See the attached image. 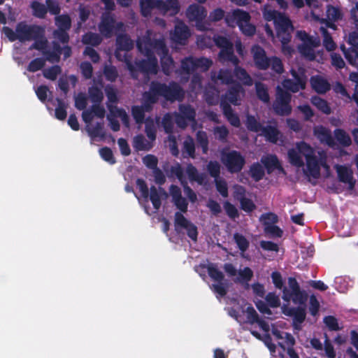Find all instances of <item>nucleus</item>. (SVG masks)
Instances as JSON below:
<instances>
[{"instance_id":"obj_14","label":"nucleus","mask_w":358,"mask_h":358,"mask_svg":"<svg viewBox=\"0 0 358 358\" xmlns=\"http://www.w3.org/2000/svg\"><path fill=\"white\" fill-rule=\"evenodd\" d=\"M124 24L122 22H119L115 24V17L110 13L102 14L99 30L105 38H110L113 34L114 30L120 31L122 30Z\"/></svg>"},{"instance_id":"obj_32","label":"nucleus","mask_w":358,"mask_h":358,"mask_svg":"<svg viewBox=\"0 0 358 358\" xmlns=\"http://www.w3.org/2000/svg\"><path fill=\"white\" fill-rule=\"evenodd\" d=\"M313 89L317 93H325L330 89L329 83L322 76H313L310 79Z\"/></svg>"},{"instance_id":"obj_60","label":"nucleus","mask_w":358,"mask_h":358,"mask_svg":"<svg viewBox=\"0 0 358 358\" xmlns=\"http://www.w3.org/2000/svg\"><path fill=\"white\" fill-rule=\"evenodd\" d=\"M264 343L270 351L271 358H285L284 355L282 352L276 353V346L271 342L269 337L266 336L264 339Z\"/></svg>"},{"instance_id":"obj_54","label":"nucleus","mask_w":358,"mask_h":358,"mask_svg":"<svg viewBox=\"0 0 358 358\" xmlns=\"http://www.w3.org/2000/svg\"><path fill=\"white\" fill-rule=\"evenodd\" d=\"M334 135L336 140L343 146H348L351 144V138L349 135L341 129H336Z\"/></svg>"},{"instance_id":"obj_46","label":"nucleus","mask_w":358,"mask_h":358,"mask_svg":"<svg viewBox=\"0 0 358 358\" xmlns=\"http://www.w3.org/2000/svg\"><path fill=\"white\" fill-rule=\"evenodd\" d=\"M196 138L198 145L201 148L203 154H206L208 150V138L207 134L203 131H198L196 134Z\"/></svg>"},{"instance_id":"obj_4","label":"nucleus","mask_w":358,"mask_h":358,"mask_svg":"<svg viewBox=\"0 0 358 358\" xmlns=\"http://www.w3.org/2000/svg\"><path fill=\"white\" fill-rule=\"evenodd\" d=\"M150 87L152 92L156 94L159 99L160 96L164 98L166 101L174 102L176 101H182L185 96V92L180 85L175 81H171L169 84L161 83L157 80H152Z\"/></svg>"},{"instance_id":"obj_6","label":"nucleus","mask_w":358,"mask_h":358,"mask_svg":"<svg viewBox=\"0 0 358 358\" xmlns=\"http://www.w3.org/2000/svg\"><path fill=\"white\" fill-rule=\"evenodd\" d=\"M296 36L301 41L298 47L301 55L308 60L317 59L320 52H317L316 55L315 48L320 46V39L317 37H310L305 31H301L297 32ZM317 61L320 62V59H317Z\"/></svg>"},{"instance_id":"obj_63","label":"nucleus","mask_w":358,"mask_h":358,"mask_svg":"<svg viewBox=\"0 0 358 358\" xmlns=\"http://www.w3.org/2000/svg\"><path fill=\"white\" fill-rule=\"evenodd\" d=\"M210 176L215 179L219 178L220 174V165L217 161H210L207 165Z\"/></svg>"},{"instance_id":"obj_29","label":"nucleus","mask_w":358,"mask_h":358,"mask_svg":"<svg viewBox=\"0 0 358 358\" xmlns=\"http://www.w3.org/2000/svg\"><path fill=\"white\" fill-rule=\"evenodd\" d=\"M167 196L166 192L162 188L157 189L155 186L152 185L150 189L149 196L150 201L155 210H159L162 206L161 196Z\"/></svg>"},{"instance_id":"obj_23","label":"nucleus","mask_w":358,"mask_h":358,"mask_svg":"<svg viewBox=\"0 0 358 358\" xmlns=\"http://www.w3.org/2000/svg\"><path fill=\"white\" fill-rule=\"evenodd\" d=\"M313 134L321 143L330 147L334 146V141L331 136V132L327 128L323 126H316L313 128Z\"/></svg>"},{"instance_id":"obj_39","label":"nucleus","mask_w":358,"mask_h":358,"mask_svg":"<svg viewBox=\"0 0 358 358\" xmlns=\"http://www.w3.org/2000/svg\"><path fill=\"white\" fill-rule=\"evenodd\" d=\"M57 29L69 30L71 27V19L67 14L58 15L55 17Z\"/></svg>"},{"instance_id":"obj_56","label":"nucleus","mask_w":358,"mask_h":358,"mask_svg":"<svg viewBox=\"0 0 358 358\" xmlns=\"http://www.w3.org/2000/svg\"><path fill=\"white\" fill-rule=\"evenodd\" d=\"M32 41H34V42L29 47V50H37L42 51V52L45 51L48 45V40L45 38L44 35L43 36L37 37Z\"/></svg>"},{"instance_id":"obj_31","label":"nucleus","mask_w":358,"mask_h":358,"mask_svg":"<svg viewBox=\"0 0 358 358\" xmlns=\"http://www.w3.org/2000/svg\"><path fill=\"white\" fill-rule=\"evenodd\" d=\"M180 8L178 0H166L165 1L161 0L160 1L159 10L164 13H169L171 16L178 14Z\"/></svg>"},{"instance_id":"obj_45","label":"nucleus","mask_w":358,"mask_h":358,"mask_svg":"<svg viewBox=\"0 0 358 358\" xmlns=\"http://www.w3.org/2000/svg\"><path fill=\"white\" fill-rule=\"evenodd\" d=\"M311 103L313 106H315L318 110L322 111L325 114H329L331 113L330 107L329 106L327 102L321 99L319 96H313L311 99Z\"/></svg>"},{"instance_id":"obj_53","label":"nucleus","mask_w":358,"mask_h":358,"mask_svg":"<svg viewBox=\"0 0 358 358\" xmlns=\"http://www.w3.org/2000/svg\"><path fill=\"white\" fill-rule=\"evenodd\" d=\"M250 172L251 177L256 181L261 180L264 176V169L259 163L253 164L250 167Z\"/></svg>"},{"instance_id":"obj_50","label":"nucleus","mask_w":358,"mask_h":358,"mask_svg":"<svg viewBox=\"0 0 358 358\" xmlns=\"http://www.w3.org/2000/svg\"><path fill=\"white\" fill-rule=\"evenodd\" d=\"M45 64V59L42 57H38L31 60L27 67L29 72L34 73L42 69Z\"/></svg>"},{"instance_id":"obj_20","label":"nucleus","mask_w":358,"mask_h":358,"mask_svg":"<svg viewBox=\"0 0 358 358\" xmlns=\"http://www.w3.org/2000/svg\"><path fill=\"white\" fill-rule=\"evenodd\" d=\"M223 268L227 275L233 278L235 283H240L246 287V267L238 271L232 264L226 263L224 264Z\"/></svg>"},{"instance_id":"obj_57","label":"nucleus","mask_w":358,"mask_h":358,"mask_svg":"<svg viewBox=\"0 0 358 358\" xmlns=\"http://www.w3.org/2000/svg\"><path fill=\"white\" fill-rule=\"evenodd\" d=\"M131 115L137 124L145 122V112L140 106H134L131 108Z\"/></svg>"},{"instance_id":"obj_47","label":"nucleus","mask_w":358,"mask_h":358,"mask_svg":"<svg viewBox=\"0 0 358 358\" xmlns=\"http://www.w3.org/2000/svg\"><path fill=\"white\" fill-rule=\"evenodd\" d=\"M62 73V68L59 65H54L43 71V76L48 80H55L57 76Z\"/></svg>"},{"instance_id":"obj_21","label":"nucleus","mask_w":358,"mask_h":358,"mask_svg":"<svg viewBox=\"0 0 358 358\" xmlns=\"http://www.w3.org/2000/svg\"><path fill=\"white\" fill-rule=\"evenodd\" d=\"M225 21L229 25H231L236 21L242 34L246 35V11L237 8L231 14L226 15Z\"/></svg>"},{"instance_id":"obj_5","label":"nucleus","mask_w":358,"mask_h":358,"mask_svg":"<svg viewBox=\"0 0 358 358\" xmlns=\"http://www.w3.org/2000/svg\"><path fill=\"white\" fill-rule=\"evenodd\" d=\"M136 47L140 52L155 55V52L159 57L169 53V49L163 39H152L149 36L138 38Z\"/></svg>"},{"instance_id":"obj_35","label":"nucleus","mask_w":358,"mask_h":358,"mask_svg":"<svg viewBox=\"0 0 358 358\" xmlns=\"http://www.w3.org/2000/svg\"><path fill=\"white\" fill-rule=\"evenodd\" d=\"M182 153L183 157H195V143L193 138L187 136L182 143Z\"/></svg>"},{"instance_id":"obj_37","label":"nucleus","mask_w":358,"mask_h":358,"mask_svg":"<svg viewBox=\"0 0 358 358\" xmlns=\"http://www.w3.org/2000/svg\"><path fill=\"white\" fill-rule=\"evenodd\" d=\"M160 62L162 72L165 75L169 76L173 72L174 68V61L172 57L169 53L162 55L160 57Z\"/></svg>"},{"instance_id":"obj_1","label":"nucleus","mask_w":358,"mask_h":358,"mask_svg":"<svg viewBox=\"0 0 358 358\" xmlns=\"http://www.w3.org/2000/svg\"><path fill=\"white\" fill-rule=\"evenodd\" d=\"M288 162L296 168H303L308 177L317 178L320 175L321 167L329 169L327 164V155L324 151H316L305 141L294 143L287 150Z\"/></svg>"},{"instance_id":"obj_40","label":"nucleus","mask_w":358,"mask_h":358,"mask_svg":"<svg viewBox=\"0 0 358 358\" xmlns=\"http://www.w3.org/2000/svg\"><path fill=\"white\" fill-rule=\"evenodd\" d=\"M145 132L146 136L151 142L155 141L157 129L153 119L150 117H147L145 121Z\"/></svg>"},{"instance_id":"obj_48","label":"nucleus","mask_w":358,"mask_h":358,"mask_svg":"<svg viewBox=\"0 0 358 358\" xmlns=\"http://www.w3.org/2000/svg\"><path fill=\"white\" fill-rule=\"evenodd\" d=\"M83 42L86 45L97 46L101 43V38L99 35L96 33L88 32L83 35Z\"/></svg>"},{"instance_id":"obj_10","label":"nucleus","mask_w":358,"mask_h":358,"mask_svg":"<svg viewBox=\"0 0 358 358\" xmlns=\"http://www.w3.org/2000/svg\"><path fill=\"white\" fill-rule=\"evenodd\" d=\"M290 72L293 77V80H285L282 83V87L292 92H297L300 90L305 89L307 77L305 74L304 69L299 67L298 70H296L294 66H292Z\"/></svg>"},{"instance_id":"obj_17","label":"nucleus","mask_w":358,"mask_h":358,"mask_svg":"<svg viewBox=\"0 0 358 358\" xmlns=\"http://www.w3.org/2000/svg\"><path fill=\"white\" fill-rule=\"evenodd\" d=\"M190 35L189 27L180 20L176 24L174 31L171 34V38L177 44L185 45Z\"/></svg>"},{"instance_id":"obj_2","label":"nucleus","mask_w":358,"mask_h":358,"mask_svg":"<svg viewBox=\"0 0 358 358\" xmlns=\"http://www.w3.org/2000/svg\"><path fill=\"white\" fill-rule=\"evenodd\" d=\"M264 17L267 21H273L277 36L282 43V51L286 55H291L294 49L288 45L291 38V33L293 27L290 20L283 14L272 10L269 7H265Z\"/></svg>"},{"instance_id":"obj_33","label":"nucleus","mask_w":358,"mask_h":358,"mask_svg":"<svg viewBox=\"0 0 358 358\" xmlns=\"http://www.w3.org/2000/svg\"><path fill=\"white\" fill-rule=\"evenodd\" d=\"M161 0H140L141 12L143 16L151 15L152 10L157 8L159 10Z\"/></svg>"},{"instance_id":"obj_38","label":"nucleus","mask_w":358,"mask_h":358,"mask_svg":"<svg viewBox=\"0 0 358 358\" xmlns=\"http://www.w3.org/2000/svg\"><path fill=\"white\" fill-rule=\"evenodd\" d=\"M186 173L190 181H195L199 185L203 183L205 179L204 176L199 173L198 170L192 164L190 163L187 164Z\"/></svg>"},{"instance_id":"obj_15","label":"nucleus","mask_w":358,"mask_h":358,"mask_svg":"<svg viewBox=\"0 0 358 358\" xmlns=\"http://www.w3.org/2000/svg\"><path fill=\"white\" fill-rule=\"evenodd\" d=\"M291 94L284 91L281 87L278 86L276 98L273 104L275 112L280 115H287L292 111V106L289 103Z\"/></svg>"},{"instance_id":"obj_26","label":"nucleus","mask_w":358,"mask_h":358,"mask_svg":"<svg viewBox=\"0 0 358 358\" xmlns=\"http://www.w3.org/2000/svg\"><path fill=\"white\" fill-rule=\"evenodd\" d=\"M243 90L242 86L239 83H234L223 95L221 98L222 100H225L229 104L238 105L239 103V94Z\"/></svg>"},{"instance_id":"obj_24","label":"nucleus","mask_w":358,"mask_h":358,"mask_svg":"<svg viewBox=\"0 0 358 358\" xmlns=\"http://www.w3.org/2000/svg\"><path fill=\"white\" fill-rule=\"evenodd\" d=\"M261 162L264 165L268 173L273 172L275 170H278L284 174L285 173L280 161L274 155H267L262 157L261 159Z\"/></svg>"},{"instance_id":"obj_7","label":"nucleus","mask_w":358,"mask_h":358,"mask_svg":"<svg viewBox=\"0 0 358 358\" xmlns=\"http://www.w3.org/2000/svg\"><path fill=\"white\" fill-rule=\"evenodd\" d=\"M248 129L259 133L260 135L264 136L267 141L271 143L282 142V136L275 126L262 127L254 117H248Z\"/></svg>"},{"instance_id":"obj_13","label":"nucleus","mask_w":358,"mask_h":358,"mask_svg":"<svg viewBox=\"0 0 358 358\" xmlns=\"http://www.w3.org/2000/svg\"><path fill=\"white\" fill-rule=\"evenodd\" d=\"M220 62L224 63L230 62L235 66L236 76L243 80V84L246 85V69L238 66L239 60L234 55V45L228 47L227 48L221 49L218 55Z\"/></svg>"},{"instance_id":"obj_3","label":"nucleus","mask_w":358,"mask_h":358,"mask_svg":"<svg viewBox=\"0 0 358 358\" xmlns=\"http://www.w3.org/2000/svg\"><path fill=\"white\" fill-rule=\"evenodd\" d=\"M2 31L10 42L18 40L22 43L31 41L37 37L43 36L45 33L42 27L36 24H28L24 21L18 22L15 31L8 27H3Z\"/></svg>"},{"instance_id":"obj_18","label":"nucleus","mask_w":358,"mask_h":358,"mask_svg":"<svg viewBox=\"0 0 358 358\" xmlns=\"http://www.w3.org/2000/svg\"><path fill=\"white\" fill-rule=\"evenodd\" d=\"M337 173L339 181L343 183L348 189H352L356 180L353 177V172L351 169L343 165L336 164L334 166Z\"/></svg>"},{"instance_id":"obj_49","label":"nucleus","mask_w":358,"mask_h":358,"mask_svg":"<svg viewBox=\"0 0 358 358\" xmlns=\"http://www.w3.org/2000/svg\"><path fill=\"white\" fill-rule=\"evenodd\" d=\"M57 107L55 108V113L57 119L64 120L67 116L66 105L61 99H57Z\"/></svg>"},{"instance_id":"obj_64","label":"nucleus","mask_w":358,"mask_h":358,"mask_svg":"<svg viewBox=\"0 0 358 358\" xmlns=\"http://www.w3.org/2000/svg\"><path fill=\"white\" fill-rule=\"evenodd\" d=\"M217 77L222 83L231 84L234 83V76L230 70L220 69Z\"/></svg>"},{"instance_id":"obj_30","label":"nucleus","mask_w":358,"mask_h":358,"mask_svg":"<svg viewBox=\"0 0 358 358\" xmlns=\"http://www.w3.org/2000/svg\"><path fill=\"white\" fill-rule=\"evenodd\" d=\"M159 99L156 94L152 92V89L150 87L149 90L143 94V102L140 107L143 108L145 113L150 112L153 108V105L157 103Z\"/></svg>"},{"instance_id":"obj_11","label":"nucleus","mask_w":358,"mask_h":358,"mask_svg":"<svg viewBox=\"0 0 358 358\" xmlns=\"http://www.w3.org/2000/svg\"><path fill=\"white\" fill-rule=\"evenodd\" d=\"M221 161L230 173L239 172L245 164L244 158L236 150L222 152Z\"/></svg>"},{"instance_id":"obj_25","label":"nucleus","mask_w":358,"mask_h":358,"mask_svg":"<svg viewBox=\"0 0 358 358\" xmlns=\"http://www.w3.org/2000/svg\"><path fill=\"white\" fill-rule=\"evenodd\" d=\"M222 113L229 122L234 127H238L241 124L238 116L234 113L231 105L225 100L220 101Z\"/></svg>"},{"instance_id":"obj_52","label":"nucleus","mask_w":358,"mask_h":358,"mask_svg":"<svg viewBox=\"0 0 358 358\" xmlns=\"http://www.w3.org/2000/svg\"><path fill=\"white\" fill-rule=\"evenodd\" d=\"M320 31L323 35V44L328 51H332L336 48V43L333 41L332 38L328 34L327 31L324 27H320Z\"/></svg>"},{"instance_id":"obj_51","label":"nucleus","mask_w":358,"mask_h":358,"mask_svg":"<svg viewBox=\"0 0 358 358\" xmlns=\"http://www.w3.org/2000/svg\"><path fill=\"white\" fill-rule=\"evenodd\" d=\"M195 68L196 70H201L202 71H206L212 66V60L206 57H194Z\"/></svg>"},{"instance_id":"obj_8","label":"nucleus","mask_w":358,"mask_h":358,"mask_svg":"<svg viewBox=\"0 0 358 358\" xmlns=\"http://www.w3.org/2000/svg\"><path fill=\"white\" fill-rule=\"evenodd\" d=\"M285 301H292L295 304H304L307 300V294L300 290L299 284L295 278H288V287H285L282 296Z\"/></svg>"},{"instance_id":"obj_61","label":"nucleus","mask_w":358,"mask_h":358,"mask_svg":"<svg viewBox=\"0 0 358 358\" xmlns=\"http://www.w3.org/2000/svg\"><path fill=\"white\" fill-rule=\"evenodd\" d=\"M170 171L172 175L177 177L181 185H184V183L187 182L184 176V171L180 164L177 163L175 166H172L170 169Z\"/></svg>"},{"instance_id":"obj_43","label":"nucleus","mask_w":358,"mask_h":358,"mask_svg":"<svg viewBox=\"0 0 358 358\" xmlns=\"http://www.w3.org/2000/svg\"><path fill=\"white\" fill-rule=\"evenodd\" d=\"M31 8L33 10V14L35 17L41 19L45 18L48 9L44 4L37 1H34L31 4Z\"/></svg>"},{"instance_id":"obj_19","label":"nucleus","mask_w":358,"mask_h":358,"mask_svg":"<svg viewBox=\"0 0 358 358\" xmlns=\"http://www.w3.org/2000/svg\"><path fill=\"white\" fill-rule=\"evenodd\" d=\"M180 114L176 116V123L179 127H185L187 121H193L195 119V110L189 104H180L179 106Z\"/></svg>"},{"instance_id":"obj_62","label":"nucleus","mask_w":358,"mask_h":358,"mask_svg":"<svg viewBox=\"0 0 358 358\" xmlns=\"http://www.w3.org/2000/svg\"><path fill=\"white\" fill-rule=\"evenodd\" d=\"M103 73L106 79L110 82H115L118 77L117 69L114 66H106Z\"/></svg>"},{"instance_id":"obj_59","label":"nucleus","mask_w":358,"mask_h":358,"mask_svg":"<svg viewBox=\"0 0 358 358\" xmlns=\"http://www.w3.org/2000/svg\"><path fill=\"white\" fill-rule=\"evenodd\" d=\"M103 124L102 122H97L95 126L87 129L89 135L92 138L103 137Z\"/></svg>"},{"instance_id":"obj_16","label":"nucleus","mask_w":358,"mask_h":358,"mask_svg":"<svg viewBox=\"0 0 358 358\" xmlns=\"http://www.w3.org/2000/svg\"><path fill=\"white\" fill-rule=\"evenodd\" d=\"M147 59H143L135 62L136 66L139 71L145 74H157L158 72V61L155 55L150 53L141 52Z\"/></svg>"},{"instance_id":"obj_44","label":"nucleus","mask_w":358,"mask_h":358,"mask_svg":"<svg viewBox=\"0 0 358 358\" xmlns=\"http://www.w3.org/2000/svg\"><path fill=\"white\" fill-rule=\"evenodd\" d=\"M181 69L187 74H191L196 71L194 57L189 56L181 61Z\"/></svg>"},{"instance_id":"obj_12","label":"nucleus","mask_w":358,"mask_h":358,"mask_svg":"<svg viewBox=\"0 0 358 358\" xmlns=\"http://www.w3.org/2000/svg\"><path fill=\"white\" fill-rule=\"evenodd\" d=\"M271 331L277 339L281 340L278 342V345L283 350H287V353L290 358H299L293 348L295 339L290 334L278 329L275 325H272Z\"/></svg>"},{"instance_id":"obj_41","label":"nucleus","mask_w":358,"mask_h":358,"mask_svg":"<svg viewBox=\"0 0 358 358\" xmlns=\"http://www.w3.org/2000/svg\"><path fill=\"white\" fill-rule=\"evenodd\" d=\"M341 49L348 62L358 69V52L354 50H347L344 45H341Z\"/></svg>"},{"instance_id":"obj_22","label":"nucleus","mask_w":358,"mask_h":358,"mask_svg":"<svg viewBox=\"0 0 358 358\" xmlns=\"http://www.w3.org/2000/svg\"><path fill=\"white\" fill-rule=\"evenodd\" d=\"M134 48V41L131 39L129 36L126 34H120L116 38V50L115 55L119 60L120 58V51H130Z\"/></svg>"},{"instance_id":"obj_34","label":"nucleus","mask_w":358,"mask_h":358,"mask_svg":"<svg viewBox=\"0 0 358 358\" xmlns=\"http://www.w3.org/2000/svg\"><path fill=\"white\" fill-rule=\"evenodd\" d=\"M132 144L136 151H149L153 147L152 142L146 140L143 134L135 136Z\"/></svg>"},{"instance_id":"obj_36","label":"nucleus","mask_w":358,"mask_h":358,"mask_svg":"<svg viewBox=\"0 0 358 358\" xmlns=\"http://www.w3.org/2000/svg\"><path fill=\"white\" fill-rule=\"evenodd\" d=\"M229 315L234 317L240 324V329L245 330L246 328V312L243 307H238L237 309L231 308Z\"/></svg>"},{"instance_id":"obj_55","label":"nucleus","mask_w":358,"mask_h":358,"mask_svg":"<svg viewBox=\"0 0 358 358\" xmlns=\"http://www.w3.org/2000/svg\"><path fill=\"white\" fill-rule=\"evenodd\" d=\"M343 13L339 8L329 6L327 10V17L330 21H337L342 17Z\"/></svg>"},{"instance_id":"obj_9","label":"nucleus","mask_w":358,"mask_h":358,"mask_svg":"<svg viewBox=\"0 0 358 358\" xmlns=\"http://www.w3.org/2000/svg\"><path fill=\"white\" fill-rule=\"evenodd\" d=\"M207 16V10L201 5L192 3L186 10V17L190 22H194L195 26L199 31L208 29L205 19Z\"/></svg>"},{"instance_id":"obj_58","label":"nucleus","mask_w":358,"mask_h":358,"mask_svg":"<svg viewBox=\"0 0 358 358\" xmlns=\"http://www.w3.org/2000/svg\"><path fill=\"white\" fill-rule=\"evenodd\" d=\"M99 154L101 158L108 162L110 164L116 163L112 150L108 147H103L99 150Z\"/></svg>"},{"instance_id":"obj_42","label":"nucleus","mask_w":358,"mask_h":358,"mask_svg":"<svg viewBox=\"0 0 358 358\" xmlns=\"http://www.w3.org/2000/svg\"><path fill=\"white\" fill-rule=\"evenodd\" d=\"M88 94L91 101L94 103H101L103 94L101 89L96 86H92L88 89Z\"/></svg>"},{"instance_id":"obj_28","label":"nucleus","mask_w":358,"mask_h":358,"mask_svg":"<svg viewBox=\"0 0 358 358\" xmlns=\"http://www.w3.org/2000/svg\"><path fill=\"white\" fill-rule=\"evenodd\" d=\"M251 52L253 55L254 61L259 68L265 69L268 66V59L263 48L257 45L254 46Z\"/></svg>"},{"instance_id":"obj_27","label":"nucleus","mask_w":358,"mask_h":358,"mask_svg":"<svg viewBox=\"0 0 358 358\" xmlns=\"http://www.w3.org/2000/svg\"><path fill=\"white\" fill-rule=\"evenodd\" d=\"M282 313L289 316L294 317V324L295 328L298 327V324L302 323L306 318V310L305 308H289L286 306H282Z\"/></svg>"}]
</instances>
